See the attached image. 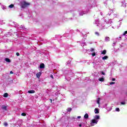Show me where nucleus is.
I'll return each instance as SVG.
<instances>
[{"label":"nucleus","mask_w":127,"mask_h":127,"mask_svg":"<svg viewBox=\"0 0 127 127\" xmlns=\"http://www.w3.org/2000/svg\"><path fill=\"white\" fill-rule=\"evenodd\" d=\"M21 6L22 8H25V7L28 6V5H30V3L26 2L25 0H23L20 2Z\"/></svg>","instance_id":"f257e3e1"},{"label":"nucleus","mask_w":127,"mask_h":127,"mask_svg":"<svg viewBox=\"0 0 127 127\" xmlns=\"http://www.w3.org/2000/svg\"><path fill=\"white\" fill-rule=\"evenodd\" d=\"M98 122H99V120H96L95 119H93L91 121L90 125L91 127H94L95 126V124L97 125L98 124Z\"/></svg>","instance_id":"f03ea898"},{"label":"nucleus","mask_w":127,"mask_h":127,"mask_svg":"<svg viewBox=\"0 0 127 127\" xmlns=\"http://www.w3.org/2000/svg\"><path fill=\"white\" fill-rule=\"evenodd\" d=\"M36 76L37 78H40V76H41V72H38L36 74Z\"/></svg>","instance_id":"7ed1b4c3"},{"label":"nucleus","mask_w":127,"mask_h":127,"mask_svg":"<svg viewBox=\"0 0 127 127\" xmlns=\"http://www.w3.org/2000/svg\"><path fill=\"white\" fill-rule=\"evenodd\" d=\"M94 120H96V121H99V120H100V116L98 115H95L94 116Z\"/></svg>","instance_id":"20e7f679"},{"label":"nucleus","mask_w":127,"mask_h":127,"mask_svg":"<svg viewBox=\"0 0 127 127\" xmlns=\"http://www.w3.org/2000/svg\"><path fill=\"white\" fill-rule=\"evenodd\" d=\"M28 93H29V94H34V93H35V91L34 90H29Z\"/></svg>","instance_id":"39448f33"},{"label":"nucleus","mask_w":127,"mask_h":127,"mask_svg":"<svg viewBox=\"0 0 127 127\" xmlns=\"http://www.w3.org/2000/svg\"><path fill=\"white\" fill-rule=\"evenodd\" d=\"M105 41H106V42H109V41H110V37H106L105 38Z\"/></svg>","instance_id":"423d86ee"},{"label":"nucleus","mask_w":127,"mask_h":127,"mask_svg":"<svg viewBox=\"0 0 127 127\" xmlns=\"http://www.w3.org/2000/svg\"><path fill=\"white\" fill-rule=\"evenodd\" d=\"M45 65H44V64H42L40 65V69H43L45 68Z\"/></svg>","instance_id":"0eeeda50"},{"label":"nucleus","mask_w":127,"mask_h":127,"mask_svg":"<svg viewBox=\"0 0 127 127\" xmlns=\"http://www.w3.org/2000/svg\"><path fill=\"white\" fill-rule=\"evenodd\" d=\"M95 111V114H99V113H100V112H99V109L98 108H95L94 109Z\"/></svg>","instance_id":"6e6552de"},{"label":"nucleus","mask_w":127,"mask_h":127,"mask_svg":"<svg viewBox=\"0 0 127 127\" xmlns=\"http://www.w3.org/2000/svg\"><path fill=\"white\" fill-rule=\"evenodd\" d=\"M3 97H4V98H7V97H8V94L7 93H5L3 95Z\"/></svg>","instance_id":"1a4fd4ad"},{"label":"nucleus","mask_w":127,"mask_h":127,"mask_svg":"<svg viewBox=\"0 0 127 127\" xmlns=\"http://www.w3.org/2000/svg\"><path fill=\"white\" fill-rule=\"evenodd\" d=\"M108 58H109V57H108L107 56H105L104 57H102L103 60H107Z\"/></svg>","instance_id":"9d476101"},{"label":"nucleus","mask_w":127,"mask_h":127,"mask_svg":"<svg viewBox=\"0 0 127 127\" xmlns=\"http://www.w3.org/2000/svg\"><path fill=\"white\" fill-rule=\"evenodd\" d=\"M99 81H100V82H104V81H105V78H104V77L100 78L99 79Z\"/></svg>","instance_id":"9b49d317"},{"label":"nucleus","mask_w":127,"mask_h":127,"mask_svg":"<svg viewBox=\"0 0 127 127\" xmlns=\"http://www.w3.org/2000/svg\"><path fill=\"white\" fill-rule=\"evenodd\" d=\"M84 119H89V115L88 114H85L84 116Z\"/></svg>","instance_id":"f8f14e48"},{"label":"nucleus","mask_w":127,"mask_h":127,"mask_svg":"<svg viewBox=\"0 0 127 127\" xmlns=\"http://www.w3.org/2000/svg\"><path fill=\"white\" fill-rule=\"evenodd\" d=\"M1 109H3V110H4V111H7V109L6 108V106H2Z\"/></svg>","instance_id":"ddd939ff"},{"label":"nucleus","mask_w":127,"mask_h":127,"mask_svg":"<svg viewBox=\"0 0 127 127\" xmlns=\"http://www.w3.org/2000/svg\"><path fill=\"white\" fill-rule=\"evenodd\" d=\"M106 53H107V51L106 50H104L102 52L101 54H103L104 55H106Z\"/></svg>","instance_id":"4468645a"},{"label":"nucleus","mask_w":127,"mask_h":127,"mask_svg":"<svg viewBox=\"0 0 127 127\" xmlns=\"http://www.w3.org/2000/svg\"><path fill=\"white\" fill-rule=\"evenodd\" d=\"M6 62H8V63H10V60L8 58L5 59Z\"/></svg>","instance_id":"2eb2a0df"},{"label":"nucleus","mask_w":127,"mask_h":127,"mask_svg":"<svg viewBox=\"0 0 127 127\" xmlns=\"http://www.w3.org/2000/svg\"><path fill=\"white\" fill-rule=\"evenodd\" d=\"M13 6H14V5L13 4H11L9 5V7H10V8H12V7H13Z\"/></svg>","instance_id":"dca6fc26"},{"label":"nucleus","mask_w":127,"mask_h":127,"mask_svg":"<svg viewBox=\"0 0 127 127\" xmlns=\"http://www.w3.org/2000/svg\"><path fill=\"white\" fill-rule=\"evenodd\" d=\"M100 101H101V98H98L97 100V104H98V105H100Z\"/></svg>","instance_id":"f3484780"},{"label":"nucleus","mask_w":127,"mask_h":127,"mask_svg":"<svg viewBox=\"0 0 127 127\" xmlns=\"http://www.w3.org/2000/svg\"><path fill=\"white\" fill-rule=\"evenodd\" d=\"M3 125L4 126V127H7V126H8V124H7V123H6V122H4L3 123Z\"/></svg>","instance_id":"a211bd4d"},{"label":"nucleus","mask_w":127,"mask_h":127,"mask_svg":"<svg viewBox=\"0 0 127 127\" xmlns=\"http://www.w3.org/2000/svg\"><path fill=\"white\" fill-rule=\"evenodd\" d=\"M100 74H101V75H106L105 72H104V71H100Z\"/></svg>","instance_id":"6ab92c4d"},{"label":"nucleus","mask_w":127,"mask_h":127,"mask_svg":"<svg viewBox=\"0 0 127 127\" xmlns=\"http://www.w3.org/2000/svg\"><path fill=\"white\" fill-rule=\"evenodd\" d=\"M95 34H96V35H97V36H100V33H99V32H96L95 33Z\"/></svg>","instance_id":"aec40b11"},{"label":"nucleus","mask_w":127,"mask_h":127,"mask_svg":"<svg viewBox=\"0 0 127 127\" xmlns=\"http://www.w3.org/2000/svg\"><path fill=\"white\" fill-rule=\"evenodd\" d=\"M67 112H71V111H72V108H69L68 109H67Z\"/></svg>","instance_id":"412c9836"},{"label":"nucleus","mask_w":127,"mask_h":127,"mask_svg":"<svg viewBox=\"0 0 127 127\" xmlns=\"http://www.w3.org/2000/svg\"><path fill=\"white\" fill-rule=\"evenodd\" d=\"M21 116H22L23 117H25L26 116V114H25V113H23L21 114Z\"/></svg>","instance_id":"4be33fe9"},{"label":"nucleus","mask_w":127,"mask_h":127,"mask_svg":"<svg viewBox=\"0 0 127 127\" xmlns=\"http://www.w3.org/2000/svg\"><path fill=\"white\" fill-rule=\"evenodd\" d=\"M122 6L126 7V6H127V3H124V4H122Z\"/></svg>","instance_id":"5701e85b"},{"label":"nucleus","mask_w":127,"mask_h":127,"mask_svg":"<svg viewBox=\"0 0 127 127\" xmlns=\"http://www.w3.org/2000/svg\"><path fill=\"white\" fill-rule=\"evenodd\" d=\"M116 112H120V108H117L116 109Z\"/></svg>","instance_id":"b1692460"},{"label":"nucleus","mask_w":127,"mask_h":127,"mask_svg":"<svg viewBox=\"0 0 127 127\" xmlns=\"http://www.w3.org/2000/svg\"><path fill=\"white\" fill-rule=\"evenodd\" d=\"M95 49L94 48H91L90 49V51L91 52H93V51H94Z\"/></svg>","instance_id":"393cba45"},{"label":"nucleus","mask_w":127,"mask_h":127,"mask_svg":"<svg viewBox=\"0 0 127 127\" xmlns=\"http://www.w3.org/2000/svg\"><path fill=\"white\" fill-rule=\"evenodd\" d=\"M114 84H115V82H110V85H114Z\"/></svg>","instance_id":"a878e982"},{"label":"nucleus","mask_w":127,"mask_h":127,"mask_svg":"<svg viewBox=\"0 0 127 127\" xmlns=\"http://www.w3.org/2000/svg\"><path fill=\"white\" fill-rule=\"evenodd\" d=\"M92 56H96V53H93L92 54Z\"/></svg>","instance_id":"bb28decb"},{"label":"nucleus","mask_w":127,"mask_h":127,"mask_svg":"<svg viewBox=\"0 0 127 127\" xmlns=\"http://www.w3.org/2000/svg\"><path fill=\"white\" fill-rule=\"evenodd\" d=\"M126 34H127V31L124 32V33L123 34V35H126Z\"/></svg>","instance_id":"cd10ccee"},{"label":"nucleus","mask_w":127,"mask_h":127,"mask_svg":"<svg viewBox=\"0 0 127 127\" xmlns=\"http://www.w3.org/2000/svg\"><path fill=\"white\" fill-rule=\"evenodd\" d=\"M121 105H126V102H121Z\"/></svg>","instance_id":"c85d7f7f"},{"label":"nucleus","mask_w":127,"mask_h":127,"mask_svg":"<svg viewBox=\"0 0 127 127\" xmlns=\"http://www.w3.org/2000/svg\"><path fill=\"white\" fill-rule=\"evenodd\" d=\"M50 77H51V78H52V79H54V78L53 77V75L51 74L50 75Z\"/></svg>","instance_id":"c756f323"},{"label":"nucleus","mask_w":127,"mask_h":127,"mask_svg":"<svg viewBox=\"0 0 127 127\" xmlns=\"http://www.w3.org/2000/svg\"><path fill=\"white\" fill-rule=\"evenodd\" d=\"M17 56H19V53H16Z\"/></svg>","instance_id":"7c9ffc66"},{"label":"nucleus","mask_w":127,"mask_h":127,"mask_svg":"<svg viewBox=\"0 0 127 127\" xmlns=\"http://www.w3.org/2000/svg\"><path fill=\"white\" fill-rule=\"evenodd\" d=\"M10 74H13V72H12V71H10Z\"/></svg>","instance_id":"2f4dec72"},{"label":"nucleus","mask_w":127,"mask_h":127,"mask_svg":"<svg viewBox=\"0 0 127 127\" xmlns=\"http://www.w3.org/2000/svg\"><path fill=\"white\" fill-rule=\"evenodd\" d=\"M112 81H116V78H113Z\"/></svg>","instance_id":"473e14b6"},{"label":"nucleus","mask_w":127,"mask_h":127,"mask_svg":"<svg viewBox=\"0 0 127 127\" xmlns=\"http://www.w3.org/2000/svg\"><path fill=\"white\" fill-rule=\"evenodd\" d=\"M50 101H51V103H52V99H50Z\"/></svg>","instance_id":"72a5a7b5"},{"label":"nucleus","mask_w":127,"mask_h":127,"mask_svg":"<svg viewBox=\"0 0 127 127\" xmlns=\"http://www.w3.org/2000/svg\"><path fill=\"white\" fill-rule=\"evenodd\" d=\"M81 118V116H78L77 119H80Z\"/></svg>","instance_id":"f704fd0d"},{"label":"nucleus","mask_w":127,"mask_h":127,"mask_svg":"<svg viewBox=\"0 0 127 127\" xmlns=\"http://www.w3.org/2000/svg\"><path fill=\"white\" fill-rule=\"evenodd\" d=\"M79 127H82V124H80L79 125Z\"/></svg>","instance_id":"c9c22d12"}]
</instances>
